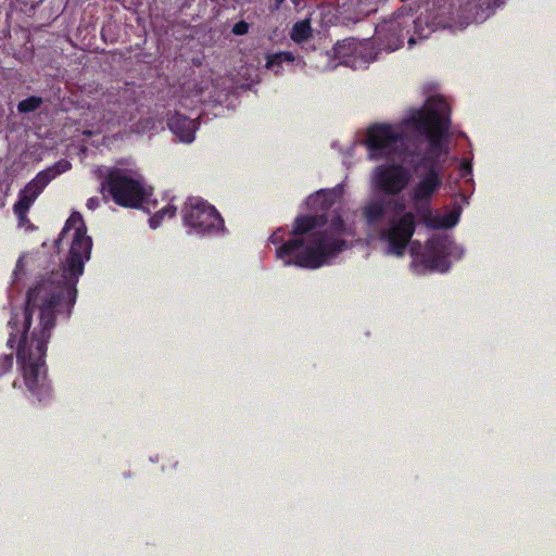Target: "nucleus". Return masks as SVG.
<instances>
[{"mask_svg":"<svg viewBox=\"0 0 556 556\" xmlns=\"http://www.w3.org/2000/svg\"><path fill=\"white\" fill-rule=\"evenodd\" d=\"M73 231L70 255L62 273L34 286L27 294L24 331L17 348V363L28 390L39 388L46 376L45 344L54 326L53 308L60 300L75 301V285L84 271L85 262L90 258L92 242L86 235L81 215L74 212L61 232L62 239Z\"/></svg>","mask_w":556,"mask_h":556,"instance_id":"nucleus-1","label":"nucleus"},{"mask_svg":"<svg viewBox=\"0 0 556 556\" xmlns=\"http://www.w3.org/2000/svg\"><path fill=\"white\" fill-rule=\"evenodd\" d=\"M327 222L324 213L298 216L293 223L292 238L276 250L277 258L286 266L317 269L343 252L348 248L345 240L334 238L327 230L315 231L326 226Z\"/></svg>","mask_w":556,"mask_h":556,"instance_id":"nucleus-2","label":"nucleus"},{"mask_svg":"<svg viewBox=\"0 0 556 556\" xmlns=\"http://www.w3.org/2000/svg\"><path fill=\"white\" fill-rule=\"evenodd\" d=\"M450 26L446 17L437 13L414 16L409 12L399 10L391 18L376 26L375 40L378 47L387 51H395L403 46L405 37L412 46L416 39L428 38L438 28Z\"/></svg>","mask_w":556,"mask_h":556,"instance_id":"nucleus-3","label":"nucleus"},{"mask_svg":"<svg viewBox=\"0 0 556 556\" xmlns=\"http://www.w3.org/2000/svg\"><path fill=\"white\" fill-rule=\"evenodd\" d=\"M450 114L451 109L445 100L429 99L426 108L413 112L408 118L404 119V123L427 136L428 149L447 155L448 150L443 138L448 136Z\"/></svg>","mask_w":556,"mask_h":556,"instance_id":"nucleus-4","label":"nucleus"},{"mask_svg":"<svg viewBox=\"0 0 556 556\" xmlns=\"http://www.w3.org/2000/svg\"><path fill=\"white\" fill-rule=\"evenodd\" d=\"M365 143L370 159H404L409 150V136L399 126L377 123L366 132Z\"/></svg>","mask_w":556,"mask_h":556,"instance_id":"nucleus-5","label":"nucleus"},{"mask_svg":"<svg viewBox=\"0 0 556 556\" xmlns=\"http://www.w3.org/2000/svg\"><path fill=\"white\" fill-rule=\"evenodd\" d=\"M109 192L113 201L124 207H139L148 195L140 175L127 169L111 168L102 182V192Z\"/></svg>","mask_w":556,"mask_h":556,"instance_id":"nucleus-6","label":"nucleus"},{"mask_svg":"<svg viewBox=\"0 0 556 556\" xmlns=\"http://www.w3.org/2000/svg\"><path fill=\"white\" fill-rule=\"evenodd\" d=\"M457 249L450 236L434 235L426 242L420 262L427 269L445 271L450 266L447 258L454 255Z\"/></svg>","mask_w":556,"mask_h":556,"instance_id":"nucleus-7","label":"nucleus"},{"mask_svg":"<svg viewBox=\"0 0 556 556\" xmlns=\"http://www.w3.org/2000/svg\"><path fill=\"white\" fill-rule=\"evenodd\" d=\"M409 170L402 164L379 165L374 170L372 180L376 189L388 195H397L410 181Z\"/></svg>","mask_w":556,"mask_h":556,"instance_id":"nucleus-8","label":"nucleus"},{"mask_svg":"<svg viewBox=\"0 0 556 556\" xmlns=\"http://www.w3.org/2000/svg\"><path fill=\"white\" fill-rule=\"evenodd\" d=\"M416 230L415 214L404 213L396 222L392 223L388 230L382 233L387 239L389 252L402 256L412 240Z\"/></svg>","mask_w":556,"mask_h":556,"instance_id":"nucleus-9","label":"nucleus"},{"mask_svg":"<svg viewBox=\"0 0 556 556\" xmlns=\"http://www.w3.org/2000/svg\"><path fill=\"white\" fill-rule=\"evenodd\" d=\"M415 217L419 218L429 229H448L454 227L459 219V213L450 211L443 215L435 214L431 208V202L413 200Z\"/></svg>","mask_w":556,"mask_h":556,"instance_id":"nucleus-10","label":"nucleus"},{"mask_svg":"<svg viewBox=\"0 0 556 556\" xmlns=\"http://www.w3.org/2000/svg\"><path fill=\"white\" fill-rule=\"evenodd\" d=\"M186 225L199 232L205 231L208 219L206 201L197 197H190L182 211Z\"/></svg>","mask_w":556,"mask_h":556,"instance_id":"nucleus-11","label":"nucleus"},{"mask_svg":"<svg viewBox=\"0 0 556 556\" xmlns=\"http://www.w3.org/2000/svg\"><path fill=\"white\" fill-rule=\"evenodd\" d=\"M442 186V177L440 174L431 170L424 173L419 181L412 190V200H422L431 202L433 194Z\"/></svg>","mask_w":556,"mask_h":556,"instance_id":"nucleus-12","label":"nucleus"},{"mask_svg":"<svg viewBox=\"0 0 556 556\" xmlns=\"http://www.w3.org/2000/svg\"><path fill=\"white\" fill-rule=\"evenodd\" d=\"M367 40H358L356 38H345L338 41L333 47L334 56L341 60L349 58H364V51L368 48Z\"/></svg>","mask_w":556,"mask_h":556,"instance_id":"nucleus-13","label":"nucleus"},{"mask_svg":"<svg viewBox=\"0 0 556 556\" xmlns=\"http://www.w3.org/2000/svg\"><path fill=\"white\" fill-rule=\"evenodd\" d=\"M446 156V154L439 153L438 151L427 148L422 153L417 155L416 164L414 166L415 170L424 169L425 173L434 170L441 175Z\"/></svg>","mask_w":556,"mask_h":556,"instance_id":"nucleus-14","label":"nucleus"},{"mask_svg":"<svg viewBox=\"0 0 556 556\" xmlns=\"http://www.w3.org/2000/svg\"><path fill=\"white\" fill-rule=\"evenodd\" d=\"M172 131L176 134L184 142H191L197 130L195 119H191L181 115H175L168 123Z\"/></svg>","mask_w":556,"mask_h":556,"instance_id":"nucleus-15","label":"nucleus"},{"mask_svg":"<svg viewBox=\"0 0 556 556\" xmlns=\"http://www.w3.org/2000/svg\"><path fill=\"white\" fill-rule=\"evenodd\" d=\"M39 193L36 182L28 184L20 193V200L14 205V211L21 220L26 218V212Z\"/></svg>","mask_w":556,"mask_h":556,"instance_id":"nucleus-16","label":"nucleus"},{"mask_svg":"<svg viewBox=\"0 0 556 556\" xmlns=\"http://www.w3.org/2000/svg\"><path fill=\"white\" fill-rule=\"evenodd\" d=\"M334 200V191L321 189L307 198V206L313 210H320L321 213L326 214V212L333 205Z\"/></svg>","mask_w":556,"mask_h":556,"instance_id":"nucleus-17","label":"nucleus"},{"mask_svg":"<svg viewBox=\"0 0 556 556\" xmlns=\"http://www.w3.org/2000/svg\"><path fill=\"white\" fill-rule=\"evenodd\" d=\"M387 213L386 203L382 200H372L363 207V216L370 226L381 222Z\"/></svg>","mask_w":556,"mask_h":556,"instance_id":"nucleus-18","label":"nucleus"},{"mask_svg":"<svg viewBox=\"0 0 556 556\" xmlns=\"http://www.w3.org/2000/svg\"><path fill=\"white\" fill-rule=\"evenodd\" d=\"M504 3V0H466L465 10L472 11L476 10V16L483 14L485 11L493 12L496 8L501 7Z\"/></svg>","mask_w":556,"mask_h":556,"instance_id":"nucleus-19","label":"nucleus"},{"mask_svg":"<svg viewBox=\"0 0 556 556\" xmlns=\"http://www.w3.org/2000/svg\"><path fill=\"white\" fill-rule=\"evenodd\" d=\"M312 36V27L308 20L296 22L290 33V37L295 42H303Z\"/></svg>","mask_w":556,"mask_h":556,"instance_id":"nucleus-20","label":"nucleus"},{"mask_svg":"<svg viewBox=\"0 0 556 556\" xmlns=\"http://www.w3.org/2000/svg\"><path fill=\"white\" fill-rule=\"evenodd\" d=\"M294 55L292 52L283 51L267 56L266 67L278 72L282 63H292Z\"/></svg>","mask_w":556,"mask_h":556,"instance_id":"nucleus-21","label":"nucleus"},{"mask_svg":"<svg viewBox=\"0 0 556 556\" xmlns=\"http://www.w3.org/2000/svg\"><path fill=\"white\" fill-rule=\"evenodd\" d=\"M224 233L226 231L224 218L217 208L211 204V232Z\"/></svg>","mask_w":556,"mask_h":556,"instance_id":"nucleus-22","label":"nucleus"},{"mask_svg":"<svg viewBox=\"0 0 556 556\" xmlns=\"http://www.w3.org/2000/svg\"><path fill=\"white\" fill-rule=\"evenodd\" d=\"M42 104V99L39 97H29L17 104V110L21 113H29L36 111Z\"/></svg>","mask_w":556,"mask_h":556,"instance_id":"nucleus-23","label":"nucleus"},{"mask_svg":"<svg viewBox=\"0 0 556 556\" xmlns=\"http://www.w3.org/2000/svg\"><path fill=\"white\" fill-rule=\"evenodd\" d=\"M329 231L331 236L334 238H339L340 235H343L346 232V226L343 220V218L340 215H337L330 223L329 229H326Z\"/></svg>","mask_w":556,"mask_h":556,"instance_id":"nucleus-24","label":"nucleus"},{"mask_svg":"<svg viewBox=\"0 0 556 556\" xmlns=\"http://www.w3.org/2000/svg\"><path fill=\"white\" fill-rule=\"evenodd\" d=\"M175 212H176V208L173 207V206H167L165 208H163L162 211L157 212L151 219H150V223L152 225L153 228H155L160 222V218L163 216V215H168V216H174L175 215Z\"/></svg>","mask_w":556,"mask_h":556,"instance_id":"nucleus-25","label":"nucleus"},{"mask_svg":"<svg viewBox=\"0 0 556 556\" xmlns=\"http://www.w3.org/2000/svg\"><path fill=\"white\" fill-rule=\"evenodd\" d=\"M249 29H250V24L242 20V21L237 22L232 26L231 33L237 36H242V35L248 34Z\"/></svg>","mask_w":556,"mask_h":556,"instance_id":"nucleus-26","label":"nucleus"},{"mask_svg":"<svg viewBox=\"0 0 556 556\" xmlns=\"http://www.w3.org/2000/svg\"><path fill=\"white\" fill-rule=\"evenodd\" d=\"M472 173V165L471 162L463 159L459 165V175L462 178H466L467 176H470Z\"/></svg>","mask_w":556,"mask_h":556,"instance_id":"nucleus-27","label":"nucleus"},{"mask_svg":"<svg viewBox=\"0 0 556 556\" xmlns=\"http://www.w3.org/2000/svg\"><path fill=\"white\" fill-rule=\"evenodd\" d=\"M12 365H13L12 355H7V356L0 358V375L4 374L9 369H11Z\"/></svg>","mask_w":556,"mask_h":556,"instance_id":"nucleus-28","label":"nucleus"},{"mask_svg":"<svg viewBox=\"0 0 556 556\" xmlns=\"http://www.w3.org/2000/svg\"><path fill=\"white\" fill-rule=\"evenodd\" d=\"M71 167V164L67 161H61L59 162L54 169H53V176L66 172Z\"/></svg>","mask_w":556,"mask_h":556,"instance_id":"nucleus-29","label":"nucleus"},{"mask_svg":"<svg viewBox=\"0 0 556 556\" xmlns=\"http://www.w3.org/2000/svg\"><path fill=\"white\" fill-rule=\"evenodd\" d=\"M270 242L274 243V244H277V243H280L282 241V235H280V230L278 231H275L270 238H269Z\"/></svg>","mask_w":556,"mask_h":556,"instance_id":"nucleus-30","label":"nucleus"},{"mask_svg":"<svg viewBox=\"0 0 556 556\" xmlns=\"http://www.w3.org/2000/svg\"><path fill=\"white\" fill-rule=\"evenodd\" d=\"M87 205H88V207H89V208H94V207L98 205V200H96V199H90V200L88 201V204H87Z\"/></svg>","mask_w":556,"mask_h":556,"instance_id":"nucleus-31","label":"nucleus"},{"mask_svg":"<svg viewBox=\"0 0 556 556\" xmlns=\"http://www.w3.org/2000/svg\"><path fill=\"white\" fill-rule=\"evenodd\" d=\"M419 249L420 248V242L419 241H413L412 242V253L414 254L415 253V250L416 249Z\"/></svg>","mask_w":556,"mask_h":556,"instance_id":"nucleus-32","label":"nucleus"},{"mask_svg":"<svg viewBox=\"0 0 556 556\" xmlns=\"http://www.w3.org/2000/svg\"><path fill=\"white\" fill-rule=\"evenodd\" d=\"M22 265H23V258H21V260L17 262V268H22Z\"/></svg>","mask_w":556,"mask_h":556,"instance_id":"nucleus-33","label":"nucleus"}]
</instances>
